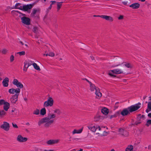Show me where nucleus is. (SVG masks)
<instances>
[{
  "instance_id": "2eb2a0df",
  "label": "nucleus",
  "mask_w": 151,
  "mask_h": 151,
  "mask_svg": "<svg viewBox=\"0 0 151 151\" xmlns=\"http://www.w3.org/2000/svg\"><path fill=\"white\" fill-rule=\"evenodd\" d=\"M3 105V108L4 110L6 111H7L10 107L9 103L5 101Z\"/></svg>"
},
{
  "instance_id": "e2e57ef3",
  "label": "nucleus",
  "mask_w": 151,
  "mask_h": 151,
  "mask_svg": "<svg viewBox=\"0 0 151 151\" xmlns=\"http://www.w3.org/2000/svg\"><path fill=\"white\" fill-rule=\"evenodd\" d=\"M48 151H53V150H48Z\"/></svg>"
},
{
  "instance_id": "052dcab7",
  "label": "nucleus",
  "mask_w": 151,
  "mask_h": 151,
  "mask_svg": "<svg viewBox=\"0 0 151 151\" xmlns=\"http://www.w3.org/2000/svg\"><path fill=\"white\" fill-rule=\"evenodd\" d=\"M110 151H115L114 149H112Z\"/></svg>"
},
{
  "instance_id": "39448f33",
  "label": "nucleus",
  "mask_w": 151,
  "mask_h": 151,
  "mask_svg": "<svg viewBox=\"0 0 151 151\" xmlns=\"http://www.w3.org/2000/svg\"><path fill=\"white\" fill-rule=\"evenodd\" d=\"M53 103V100L51 97H49L47 100L45 101L44 104L45 107L51 106Z\"/></svg>"
},
{
  "instance_id": "5701e85b",
  "label": "nucleus",
  "mask_w": 151,
  "mask_h": 151,
  "mask_svg": "<svg viewBox=\"0 0 151 151\" xmlns=\"http://www.w3.org/2000/svg\"><path fill=\"white\" fill-rule=\"evenodd\" d=\"M150 111H151V102H149L147 105V109L146 110V112L147 113H148Z\"/></svg>"
},
{
  "instance_id": "864d4df0",
  "label": "nucleus",
  "mask_w": 151,
  "mask_h": 151,
  "mask_svg": "<svg viewBox=\"0 0 151 151\" xmlns=\"http://www.w3.org/2000/svg\"><path fill=\"white\" fill-rule=\"evenodd\" d=\"M19 42L22 45H24V43L21 41H20Z\"/></svg>"
},
{
  "instance_id": "de8ad7c7",
  "label": "nucleus",
  "mask_w": 151,
  "mask_h": 151,
  "mask_svg": "<svg viewBox=\"0 0 151 151\" xmlns=\"http://www.w3.org/2000/svg\"><path fill=\"white\" fill-rule=\"evenodd\" d=\"M116 115H112L110 116V119H111V118H113L116 117Z\"/></svg>"
},
{
  "instance_id": "ddd939ff",
  "label": "nucleus",
  "mask_w": 151,
  "mask_h": 151,
  "mask_svg": "<svg viewBox=\"0 0 151 151\" xmlns=\"http://www.w3.org/2000/svg\"><path fill=\"white\" fill-rule=\"evenodd\" d=\"M9 79L8 78H5L3 80L2 83L3 86L5 87H7L9 85Z\"/></svg>"
},
{
  "instance_id": "8fccbe9b",
  "label": "nucleus",
  "mask_w": 151,
  "mask_h": 151,
  "mask_svg": "<svg viewBox=\"0 0 151 151\" xmlns=\"http://www.w3.org/2000/svg\"><path fill=\"white\" fill-rule=\"evenodd\" d=\"M85 80H86L89 83V84H90V85L92 83L90 81H89L88 80L86 79L85 78Z\"/></svg>"
},
{
  "instance_id": "49530a36",
  "label": "nucleus",
  "mask_w": 151,
  "mask_h": 151,
  "mask_svg": "<svg viewBox=\"0 0 151 151\" xmlns=\"http://www.w3.org/2000/svg\"><path fill=\"white\" fill-rule=\"evenodd\" d=\"M118 19L119 20L123 19V15H121L120 16L118 17Z\"/></svg>"
},
{
  "instance_id": "603ef678",
  "label": "nucleus",
  "mask_w": 151,
  "mask_h": 151,
  "mask_svg": "<svg viewBox=\"0 0 151 151\" xmlns=\"http://www.w3.org/2000/svg\"><path fill=\"white\" fill-rule=\"evenodd\" d=\"M148 116L150 118H151V113L148 114Z\"/></svg>"
},
{
  "instance_id": "7ed1b4c3",
  "label": "nucleus",
  "mask_w": 151,
  "mask_h": 151,
  "mask_svg": "<svg viewBox=\"0 0 151 151\" xmlns=\"http://www.w3.org/2000/svg\"><path fill=\"white\" fill-rule=\"evenodd\" d=\"M12 12L13 14L18 15V14H19V16L21 17V16H23L21 17V20L22 22L24 24L26 25H29L30 24V19L27 17H25V14L21 13L18 11H12Z\"/></svg>"
},
{
  "instance_id": "412c9836",
  "label": "nucleus",
  "mask_w": 151,
  "mask_h": 151,
  "mask_svg": "<svg viewBox=\"0 0 151 151\" xmlns=\"http://www.w3.org/2000/svg\"><path fill=\"white\" fill-rule=\"evenodd\" d=\"M123 65L125 67L129 68H131L132 67V65L130 63L127 62H123Z\"/></svg>"
},
{
  "instance_id": "a878e982",
  "label": "nucleus",
  "mask_w": 151,
  "mask_h": 151,
  "mask_svg": "<svg viewBox=\"0 0 151 151\" xmlns=\"http://www.w3.org/2000/svg\"><path fill=\"white\" fill-rule=\"evenodd\" d=\"M41 115L44 116L46 114V110L45 108H43L40 110Z\"/></svg>"
},
{
  "instance_id": "6e6552de",
  "label": "nucleus",
  "mask_w": 151,
  "mask_h": 151,
  "mask_svg": "<svg viewBox=\"0 0 151 151\" xmlns=\"http://www.w3.org/2000/svg\"><path fill=\"white\" fill-rule=\"evenodd\" d=\"M9 123L5 122H4L3 124L0 126L1 128L6 131H8L9 130Z\"/></svg>"
},
{
  "instance_id": "9b49d317",
  "label": "nucleus",
  "mask_w": 151,
  "mask_h": 151,
  "mask_svg": "<svg viewBox=\"0 0 151 151\" xmlns=\"http://www.w3.org/2000/svg\"><path fill=\"white\" fill-rule=\"evenodd\" d=\"M32 7V5L31 4H27L23 6L22 8V10L24 11H27L29 9H30Z\"/></svg>"
},
{
  "instance_id": "0e129e2a",
  "label": "nucleus",
  "mask_w": 151,
  "mask_h": 151,
  "mask_svg": "<svg viewBox=\"0 0 151 151\" xmlns=\"http://www.w3.org/2000/svg\"><path fill=\"white\" fill-rule=\"evenodd\" d=\"M139 123H140V122H139V123H135V124H139Z\"/></svg>"
},
{
  "instance_id": "473e14b6",
  "label": "nucleus",
  "mask_w": 151,
  "mask_h": 151,
  "mask_svg": "<svg viewBox=\"0 0 151 151\" xmlns=\"http://www.w3.org/2000/svg\"><path fill=\"white\" fill-rule=\"evenodd\" d=\"M21 4L19 3H18L17 4H16L15 5V7L17 9H19L22 10V9L21 8H22V6H20Z\"/></svg>"
},
{
  "instance_id": "58836bf2",
  "label": "nucleus",
  "mask_w": 151,
  "mask_h": 151,
  "mask_svg": "<svg viewBox=\"0 0 151 151\" xmlns=\"http://www.w3.org/2000/svg\"><path fill=\"white\" fill-rule=\"evenodd\" d=\"M10 61L11 62H13L14 60V57L13 55H12L10 57Z\"/></svg>"
},
{
  "instance_id": "6ab92c4d",
  "label": "nucleus",
  "mask_w": 151,
  "mask_h": 151,
  "mask_svg": "<svg viewBox=\"0 0 151 151\" xmlns=\"http://www.w3.org/2000/svg\"><path fill=\"white\" fill-rule=\"evenodd\" d=\"M108 109L104 107L101 109V112L104 114L107 115L109 112Z\"/></svg>"
},
{
  "instance_id": "f3484780",
  "label": "nucleus",
  "mask_w": 151,
  "mask_h": 151,
  "mask_svg": "<svg viewBox=\"0 0 151 151\" xmlns=\"http://www.w3.org/2000/svg\"><path fill=\"white\" fill-rule=\"evenodd\" d=\"M103 18L110 22H112L114 21V19L112 17L107 15H103Z\"/></svg>"
},
{
  "instance_id": "393cba45",
  "label": "nucleus",
  "mask_w": 151,
  "mask_h": 151,
  "mask_svg": "<svg viewBox=\"0 0 151 151\" xmlns=\"http://www.w3.org/2000/svg\"><path fill=\"white\" fill-rule=\"evenodd\" d=\"M133 146L132 145H129L126 148L125 151H133Z\"/></svg>"
},
{
  "instance_id": "b1692460",
  "label": "nucleus",
  "mask_w": 151,
  "mask_h": 151,
  "mask_svg": "<svg viewBox=\"0 0 151 151\" xmlns=\"http://www.w3.org/2000/svg\"><path fill=\"white\" fill-rule=\"evenodd\" d=\"M112 71L113 72V73L117 74H119L122 73V70L118 69L112 70Z\"/></svg>"
},
{
  "instance_id": "a211bd4d",
  "label": "nucleus",
  "mask_w": 151,
  "mask_h": 151,
  "mask_svg": "<svg viewBox=\"0 0 151 151\" xmlns=\"http://www.w3.org/2000/svg\"><path fill=\"white\" fill-rule=\"evenodd\" d=\"M90 90L91 92L94 91H97V89L98 88V87H96L92 83L90 85Z\"/></svg>"
},
{
  "instance_id": "0eeeda50",
  "label": "nucleus",
  "mask_w": 151,
  "mask_h": 151,
  "mask_svg": "<svg viewBox=\"0 0 151 151\" xmlns=\"http://www.w3.org/2000/svg\"><path fill=\"white\" fill-rule=\"evenodd\" d=\"M9 92L11 94H14L17 95H19L20 92V90L18 88H11L9 90Z\"/></svg>"
},
{
  "instance_id": "ea45409f",
  "label": "nucleus",
  "mask_w": 151,
  "mask_h": 151,
  "mask_svg": "<svg viewBox=\"0 0 151 151\" xmlns=\"http://www.w3.org/2000/svg\"><path fill=\"white\" fill-rule=\"evenodd\" d=\"M5 101L4 100L1 99L0 100V106L3 104L4 103Z\"/></svg>"
},
{
  "instance_id": "f8f14e48",
  "label": "nucleus",
  "mask_w": 151,
  "mask_h": 151,
  "mask_svg": "<svg viewBox=\"0 0 151 151\" xmlns=\"http://www.w3.org/2000/svg\"><path fill=\"white\" fill-rule=\"evenodd\" d=\"M17 140L20 142H24L27 140V138L26 137H23L21 135H19L17 138Z\"/></svg>"
},
{
  "instance_id": "bf43d9fd",
  "label": "nucleus",
  "mask_w": 151,
  "mask_h": 151,
  "mask_svg": "<svg viewBox=\"0 0 151 151\" xmlns=\"http://www.w3.org/2000/svg\"><path fill=\"white\" fill-rule=\"evenodd\" d=\"M45 56H49V54H45Z\"/></svg>"
},
{
  "instance_id": "cd10ccee",
  "label": "nucleus",
  "mask_w": 151,
  "mask_h": 151,
  "mask_svg": "<svg viewBox=\"0 0 151 151\" xmlns=\"http://www.w3.org/2000/svg\"><path fill=\"white\" fill-rule=\"evenodd\" d=\"M96 96L98 97H101L102 96L101 93L99 91V88L97 89V91H96L95 93Z\"/></svg>"
},
{
  "instance_id": "f704fd0d",
  "label": "nucleus",
  "mask_w": 151,
  "mask_h": 151,
  "mask_svg": "<svg viewBox=\"0 0 151 151\" xmlns=\"http://www.w3.org/2000/svg\"><path fill=\"white\" fill-rule=\"evenodd\" d=\"M17 54H19L20 55H24L25 54V52L24 51H22L17 52Z\"/></svg>"
},
{
  "instance_id": "aec40b11",
  "label": "nucleus",
  "mask_w": 151,
  "mask_h": 151,
  "mask_svg": "<svg viewBox=\"0 0 151 151\" xmlns=\"http://www.w3.org/2000/svg\"><path fill=\"white\" fill-rule=\"evenodd\" d=\"M32 62L31 61H25L24 62V67H25L26 66H27V68H28L29 66L31 65L32 64Z\"/></svg>"
},
{
  "instance_id": "69168bd1",
  "label": "nucleus",
  "mask_w": 151,
  "mask_h": 151,
  "mask_svg": "<svg viewBox=\"0 0 151 151\" xmlns=\"http://www.w3.org/2000/svg\"><path fill=\"white\" fill-rule=\"evenodd\" d=\"M96 134H99V133H96Z\"/></svg>"
},
{
  "instance_id": "a19ab883",
  "label": "nucleus",
  "mask_w": 151,
  "mask_h": 151,
  "mask_svg": "<svg viewBox=\"0 0 151 151\" xmlns=\"http://www.w3.org/2000/svg\"><path fill=\"white\" fill-rule=\"evenodd\" d=\"M55 54L53 52H50L49 53V56L51 57H53L54 56Z\"/></svg>"
},
{
  "instance_id": "9d476101",
  "label": "nucleus",
  "mask_w": 151,
  "mask_h": 151,
  "mask_svg": "<svg viewBox=\"0 0 151 151\" xmlns=\"http://www.w3.org/2000/svg\"><path fill=\"white\" fill-rule=\"evenodd\" d=\"M40 11V10L39 9H33L31 14V16L33 17H36L37 16V14L39 13Z\"/></svg>"
},
{
  "instance_id": "72a5a7b5",
  "label": "nucleus",
  "mask_w": 151,
  "mask_h": 151,
  "mask_svg": "<svg viewBox=\"0 0 151 151\" xmlns=\"http://www.w3.org/2000/svg\"><path fill=\"white\" fill-rule=\"evenodd\" d=\"M151 125V120H148L146 123V125L147 127L149 126L150 125Z\"/></svg>"
},
{
  "instance_id": "2f4dec72",
  "label": "nucleus",
  "mask_w": 151,
  "mask_h": 151,
  "mask_svg": "<svg viewBox=\"0 0 151 151\" xmlns=\"http://www.w3.org/2000/svg\"><path fill=\"white\" fill-rule=\"evenodd\" d=\"M40 113V111L39 109H36L33 111V114H34L38 115Z\"/></svg>"
},
{
  "instance_id": "c756f323",
  "label": "nucleus",
  "mask_w": 151,
  "mask_h": 151,
  "mask_svg": "<svg viewBox=\"0 0 151 151\" xmlns=\"http://www.w3.org/2000/svg\"><path fill=\"white\" fill-rule=\"evenodd\" d=\"M33 32L36 34L39 33V30L38 28L36 27H34L33 29Z\"/></svg>"
},
{
  "instance_id": "680f3d73",
  "label": "nucleus",
  "mask_w": 151,
  "mask_h": 151,
  "mask_svg": "<svg viewBox=\"0 0 151 151\" xmlns=\"http://www.w3.org/2000/svg\"><path fill=\"white\" fill-rule=\"evenodd\" d=\"M24 45H25L26 47H28V45H27V44H25Z\"/></svg>"
},
{
  "instance_id": "7c9ffc66",
  "label": "nucleus",
  "mask_w": 151,
  "mask_h": 151,
  "mask_svg": "<svg viewBox=\"0 0 151 151\" xmlns=\"http://www.w3.org/2000/svg\"><path fill=\"white\" fill-rule=\"evenodd\" d=\"M63 3V2H58L57 3V9L58 11L60 9Z\"/></svg>"
},
{
  "instance_id": "5fc2aeb1",
  "label": "nucleus",
  "mask_w": 151,
  "mask_h": 151,
  "mask_svg": "<svg viewBox=\"0 0 151 151\" xmlns=\"http://www.w3.org/2000/svg\"><path fill=\"white\" fill-rule=\"evenodd\" d=\"M90 58H91V60H94V57L91 56H90Z\"/></svg>"
},
{
  "instance_id": "dca6fc26",
  "label": "nucleus",
  "mask_w": 151,
  "mask_h": 151,
  "mask_svg": "<svg viewBox=\"0 0 151 151\" xmlns=\"http://www.w3.org/2000/svg\"><path fill=\"white\" fill-rule=\"evenodd\" d=\"M58 142V139H50L47 142V144L48 145H51L57 143Z\"/></svg>"
},
{
  "instance_id": "338daca9",
  "label": "nucleus",
  "mask_w": 151,
  "mask_h": 151,
  "mask_svg": "<svg viewBox=\"0 0 151 151\" xmlns=\"http://www.w3.org/2000/svg\"><path fill=\"white\" fill-rule=\"evenodd\" d=\"M123 82H124L125 81V80H124V79H123Z\"/></svg>"
},
{
  "instance_id": "423d86ee",
  "label": "nucleus",
  "mask_w": 151,
  "mask_h": 151,
  "mask_svg": "<svg viewBox=\"0 0 151 151\" xmlns=\"http://www.w3.org/2000/svg\"><path fill=\"white\" fill-rule=\"evenodd\" d=\"M12 83L14 85H16L17 87L18 88H19L20 89L23 87V84L20 82H19L18 80L17 79H14Z\"/></svg>"
},
{
  "instance_id": "4468645a",
  "label": "nucleus",
  "mask_w": 151,
  "mask_h": 151,
  "mask_svg": "<svg viewBox=\"0 0 151 151\" xmlns=\"http://www.w3.org/2000/svg\"><path fill=\"white\" fill-rule=\"evenodd\" d=\"M140 6V4L137 3H134L129 6L133 9H135L138 8Z\"/></svg>"
},
{
  "instance_id": "4c0bfd02",
  "label": "nucleus",
  "mask_w": 151,
  "mask_h": 151,
  "mask_svg": "<svg viewBox=\"0 0 151 151\" xmlns=\"http://www.w3.org/2000/svg\"><path fill=\"white\" fill-rule=\"evenodd\" d=\"M109 74L111 76H115V75L113 74L114 73L112 71V70H111L109 72Z\"/></svg>"
},
{
  "instance_id": "3c124183",
  "label": "nucleus",
  "mask_w": 151,
  "mask_h": 151,
  "mask_svg": "<svg viewBox=\"0 0 151 151\" xmlns=\"http://www.w3.org/2000/svg\"><path fill=\"white\" fill-rule=\"evenodd\" d=\"M52 7V5L51 4L50 5V6L48 8V9L50 10L51 9Z\"/></svg>"
},
{
  "instance_id": "e433bc0d",
  "label": "nucleus",
  "mask_w": 151,
  "mask_h": 151,
  "mask_svg": "<svg viewBox=\"0 0 151 151\" xmlns=\"http://www.w3.org/2000/svg\"><path fill=\"white\" fill-rule=\"evenodd\" d=\"M54 112L58 114H60V111L59 109H56L54 110Z\"/></svg>"
},
{
  "instance_id": "774afa93",
  "label": "nucleus",
  "mask_w": 151,
  "mask_h": 151,
  "mask_svg": "<svg viewBox=\"0 0 151 151\" xmlns=\"http://www.w3.org/2000/svg\"><path fill=\"white\" fill-rule=\"evenodd\" d=\"M2 79L1 78H0V81H1Z\"/></svg>"
},
{
  "instance_id": "c85d7f7f",
  "label": "nucleus",
  "mask_w": 151,
  "mask_h": 151,
  "mask_svg": "<svg viewBox=\"0 0 151 151\" xmlns=\"http://www.w3.org/2000/svg\"><path fill=\"white\" fill-rule=\"evenodd\" d=\"M32 65L35 69L38 70H40L39 66L36 63H34L32 64Z\"/></svg>"
},
{
  "instance_id": "6e6d98bb",
  "label": "nucleus",
  "mask_w": 151,
  "mask_h": 151,
  "mask_svg": "<svg viewBox=\"0 0 151 151\" xmlns=\"http://www.w3.org/2000/svg\"><path fill=\"white\" fill-rule=\"evenodd\" d=\"M26 124L27 125H29L30 124L29 122H27Z\"/></svg>"
},
{
  "instance_id": "c03bdc74",
  "label": "nucleus",
  "mask_w": 151,
  "mask_h": 151,
  "mask_svg": "<svg viewBox=\"0 0 151 151\" xmlns=\"http://www.w3.org/2000/svg\"><path fill=\"white\" fill-rule=\"evenodd\" d=\"M12 125L13 127L14 128H18V127L17 125L16 124L12 123Z\"/></svg>"
},
{
  "instance_id": "a18cd8bd",
  "label": "nucleus",
  "mask_w": 151,
  "mask_h": 151,
  "mask_svg": "<svg viewBox=\"0 0 151 151\" xmlns=\"http://www.w3.org/2000/svg\"><path fill=\"white\" fill-rule=\"evenodd\" d=\"M27 66H26L25 67H24V68H23V70L25 71H26L27 70V68H27Z\"/></svg>"
},
{
  "instance_id": "79ce46f5",
  "label": "nucleus",
  "mask_w": 151,
  "mask_h": 151,
  "mask_svg": "<svg viewBox=\"0 0 151 151\" xmlns=\"http://www.w3.org/2000/svg\"><path fill=\"white\" fill-rule=\"evenodd\" d=\"M107 134V132L106 131H104L102 134H101V136H106Z\"/></svg>"
},
{
  "instance_id": "09e8293b",
  "label": "nucleus",
  "mask_w": 151,
  "mask_h": 151,
  "mask_svg": "<svg viewBox=\"0 0 151 151\" xmlns=\"http://www.w3.org/2000/svg\"><path fill=\"white\" fill-rule=\"evenodd\" d=\"M51 2H52V3L51 4V5H52L53 4H54L55 3H56V1H51Z\"/></svg>"
},
{
  "instance_id": "37998d69",
  "label": "nucleus",
  "mask_w": 151,
  "mask_h": 151,
  "mask_svg": "<svg viewBox=\"0 0 151 151\" xmlns=\"http://www.w3.org/2000/svg\"><path fill=\"white\" fill-rule=\"evenodd\" d=\"M103 15H94L93 16L94 17H100L101 18H103Z\"/></svg>"
},
{
  "instance_id": "1a4fd4ad",
  "label": "nucleus",
  "mask_w": 151,
  "mask_h": 151,
  "mask_svg": "<svg viewBox=\"0 0 151 151\" xmlns=\"http://www.w3.org/2000/svg\"><path fill=\"white\" fill-rule=\"evenodd\" d=\"M19 95L14 94L10 98V100L12 104H15L16 103L18 100Z\"/></svg>"
},
{
  "instance_id": "bb28decb",
  "label": "nucleus",
  "mask_w": 151,
  "mask_h": 151,
  "mask_svg": "<svg viewBox=\"0 0 151 151\" xmlns=\"http://www.w3.org/2000/svg\"><path fill=\"white\" fill-rule=\"evenodd\" d=\"M6 112L4 110L0 111V116L1 117H3L6 115Z\"/></svg>"
},
{
  "instance_id": "13d9d810",
  "label": "nucleus",
  "mask_w": 151,
  "mask_h": 151,
  "mask_svg": "<svg viewBox=\"0 0 151 151\" xmlns=\"http://www.w3.org/2000/svg\"><path fill=\"white\" fill-rule=\"evenodd\" d=\"M121 114L122 115H123V111H122L121 112Z\"/></svg>"
},
{
  "instance_id": "4d7b16f0",
  "label": "nucleus",
  "mask_w": 151,
  "mask_h": 151,
  "mask_svg": "<svg viewBox=\"0 0 151 151\" xmlns=\"http://www.w3.org/2000/svg\"><path fill=\"white\" fill-rule=\"evenodd\" d=\"M139 1H140L141 2H144L145 1V0H138Z\"/></svg>"
},
{
  "instance_id": "c9c22d12",
  "label": "nucleus",
  "mask_w": 151,
  "mask_h": 151,
  "mask_svg": "<svg viewBox=\"0 0 151 151\" xmlns=\"http://www.w3.org/2000/svg\"><path fill=\"white\" fill-rule=\"evenodd\" d=\"M8 50L6 49H4L2 50V52L3 54H5L7 52Z\"/></svg>"
},
{
  "instance_id": "f257e3e1",
  "label": "nucleus",
  "mask_w": 151,
  "mask_h": 151,
  "mask_svg": "<svg viewBox=\"0 0 151 151\" xmlns=\"http://www.w3.org/2000/svg\"><path fill=\"white\" fill-rule=\"evenodd\" d=\"M55 117V114L49 112L47 116L43 117L39 121L38 124L39 126H40L41 124H43L45 127H49L54 122V119Z\"/></svg>"
},
{
  "instance_id": "f03ea898",
  "label": "nucleus",
  "mask_w": 151,
  "mask_h": 151,
  "mask_svg": "<svg viewBox=\"0 0 151 151\" xmlns=\"http://www.w3.org/2000/svg\"><path fill=\"white\" fill-rule=\"evenodd\" d=\"M141 104L140 103L132 105L127 109H123V116L127 115L132 112L135 111L140 107Z\"/></svg>"
},
{
  "instance_id": "20e7f679",
  "label": "nucleus",
  "mask_w": 151,
  "mask_h": 151,
  "mask_svg": "<svg viewBox=\"0 0 151 151\" xmlns=\"http://www.w3.org/2000/svg\"><path fill=\"white\" fill-rule=\"evenodd\" d=\"M88 127L89 129L93 132H95L97 129H98L99 131L101 130L100 127L98 125L91 124L88 126Z\"/></svg>"
},
{
  "instance_id": "4be33fe9",
  "label": "nucleus",
  "mask_w": 151,
  "mask_h": 151,
  "mask_svg": "<svg viewBox=\"0 0 151 151\" xmlns=\"http://www.w3.org/2000/svg\"><path fill=\"white\" fill-rule=\"evenodd\" d=\"M83 130V128L78 130L74 129L72 132L73 134L76 133L79 134L81 133Z\"/></svg>"
}]
</instances>
